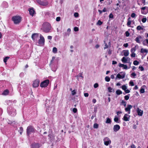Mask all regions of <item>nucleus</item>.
Returning a JSON list of instances; mask_svg holds the SVG:
<instances>
[{"label":"nucleus","instance_id":"obj_1","mask_svg":"<svg viewBox=\"0 0 148 148\" xmlns=\"http://www.w3.org/2000/svg\"><path fill=\"white\" fill-rule=\"evenodd\" d=\"M55 57L53 56L52 58V59L50 62V66L51 68V69L52 71L55 72L57 69V66L56 64V66L54 65L55 63L57 64L58 62V60H55Z\"/></svg>","mask_w":148,"mask_h":148},{"label":"nucleus","instance_id":"obj_2","mask_svg":"<svg viewBox=\"0 0 148 148\" xmlns=\"http://www.w3.org/2000/svg\"><path fill=\"white\" fill-rule=\"evenodd\" d=\"M7 111L8 114L11 116H14L16 114V110L11 105L7 108Z\"/></svg>","mask_w":148,"mask_h":148},{"label":"nucleus","instance_id":"obj_3","mask_svg":"<svg viewBox=\"0 0 148 148\" xmlns=\"http://www.w3.org/2000/svg\"><path fill=\"white\" fill-rule=\"evenodd\" d=\"M51 28V25L48 22H46L44 23L43 24V30L44 32L45 33L49 32Z\"/></svg>","mask_w":148,"mask_h":148},{"label":"nucleus","instance_id":"obj_4","mask_svg":"<svg viewBox=\"0 0 148 148\" xmlns=\"http://www.w3.org/2000/svg\"><path fill=\"white\" fill-rule=\"evenodd\" d=\"M12 20L15 24H19L21 21V17L20 16H13L12 18Z\"/></svg>","mask_w":148,"mask_h":148},{"label":"nucleus","instance_id":"obj_5","mask_svg":"<svg viewBox=\"0 0 148 148\" xmlns=\"http://www.w3.org/2000/svg\"><path fill=\"white\" fill-rule=\"evenodd\" d=\"M36 131L34 127L32 126H28L27 129V133L28 136H29L31 133H34Z\"/></svg>","mask_w":148,"mask_h":148},{"label":"nucleus","instance_id":"obj_6","mask_svg":"<svg viewBox=\"0 0 148 148\" xmlns=\"http://www.w3.org/2000/svg\"><path fill=\"white\" fill-rule=\"evenodd\" d=\"M36 1L39 4L43 6H46L48 4V1L45 0H36Z\"/></svg>","mask_w":148,"mask_h":148},{"label":"nucleus","instance_id":"obj_7","mask_svg":"<svg viewBox=\"0 0 148 148\" xmlns=\"http://www.w3.org/2000/svg\"><path fill=\"white\" fill-rule=\"evenodd\" d=\"M49 82V79H47L45 80L41 83L40 86L42 88L46 87L48 85Z\"/></svg>","mask_w":148,"mask_h":148},{"label":"nucleus","instance_id":"obj_8","mask_svg":"<svg viewBox=\"0 0 148 148\" xmlns=\"http://www.w3.org/2000/svg\"><path fill=\"white\" fill-rule=\"evenodd\" d=\"M125 73L123 72H120L117 75L115 79H123L125 77Z\"/></svg>","mask_w":148,"mask_h":148},{"label":"nucleus","instance_id":"obj_9","mask_svg":"<svg viewBox=\"0 0 148 148\" xmlns=\"http://www.w3.org/2000/svg\"><path fill=\"white\" fill-rule=\"evenodd\" d=\"M40 39L38 40V43L40 45H43L45 44L44 38L41 34H40Z\"/></svg>","mask_w":148,"mask_h":148},{"label":"nucleus","instance_id":"obj_10","mask_svg":"<svg viewBox=\"0 0 148 148\" xmlns=\"http://www.w3.org/2000/svg\"><path fill=\"white\" fill-rule=\"evenodd\" d=\"M38 33H34L32 35V38L34 42H37L39 39Z\"/></svg>","mask_w":148,"mask_h":148},{"label":"nucleus","instance_id":"obj_11","mask_svg":"<svg viewBox=\"0 0 148 148\" xmlns=\"http://www.w3.org/2000/svg\"><path fill=\"white\" fill-rule=\"evenodd\" d=\"M42 146L41 143H34L32 144L31 147L32 148H40Z\"/></svg>","mask_w":148,"mask_h":148},{"label":"nucleus","instance_id":"obj_12","mask_svg":"<svg viewBox=\"0 0 148 148\" xmlns=\"http://www.w3.org/2000/svg\"><path fill=\"white\" fill-rule=\"evenodd\" d=\"M141 13L146 14L148 12V7L145 6L141 8Z\"/></svg>","mask_w":148,"mask_h":148},{"label":"nucleus","instance_id":"obj_13","mask_svg":"<svg viewBox=\"0 0 148 148\" xmlns=\"http://www.w3.org/2000/svg\"><path fill=\"white\" fill-rule=\"evenodd\" d=\"M104 145L106 146L108 145L111 143V140L108 137L105 138L103 139Z\"/></svg>","mask_w":148,"mask_h":148},{"label":"nucleus","instance_id":"obj_14","mask_svg":"<svg viewBox=\"0 0 148 148\" xmlns=\"http://www.w3.org/2000/svg\"><path fill=\"white\" fill-rule=\"evenodd\" d=\"M132 105L130 104H128L127 107L125 108V110L126 112H127L128 114H130V109L132 108Z\"/></svg>","mask_w":148,"mask_h":148},{"label":"nucleus","instance_id":"obj_15","mask_svg":"<svg viewBox=\"0 0 148 148\" xmlns=\"http://www.w3.org/2000/svg\"><path fill=\"white\" fill-rule=\"evenodd\" d=\"M40 81L39 79H36L35 80L33 83V86L34 88L38 87L39 85Z\"/></svg>","mask_w":148,"mask_h":148},{"label":"nucleus","instance_id":"obj_16","mask_svg":"<svg viewBox=\"0 0 148 148\" xmlns=\"http://www.w3.org/2000/svg\"><path fill=\"white\" fill-rule=\"evenodd\" d=\"M130 116L127 114H125L123 119L126 121H128L130 120Z\"/></svg>","mask_w":148,"mask_h":148},{"label":"nucleus","instance_id":"obj_17","mask_svg":"<svg viewBox=\"0 0 148 148\" xmlns=\"http://www.w3.org/2000/svg\"><path fill=\"white\" fill-rule=\"evenodd\" d=\"M120 128V126L117 124L115 125L114 126L113 130L114 132H116L119 131Z\"/></svg>","mask_w":148,"mask_h":148},{"label":"nucleus","instance_id":"obj_18","mask_svg":"<svg viewBox=\"0 0 148 148\" xmlns=\"http://www.w3.org/2000/svg\"><path fill=\"white\" fill-rule=\"evenodd\" d=\"M136 112L138 115L139 116H142L143 113V111L139 109L138 108H137Z\"/></svg>","mask_w":148,"mask_h":148},{"label":"nucleus","instance_id":"obj_19","mask_svg":"<svg viewBox=\"0 0 148 148\" xmlns=\"http://www.w3.org/2000/svg\"><path fill=\"white\" fill-rule=\"evenodd\" d=\"M30 14L32 16H33L35 13V11L33 8H31L29 10Z\"/></svg>","mask_w":148,"mask_h":148},{"label":"nucleus","instance_id":"obj_20","mask_svg":"<svg viewBox=\"0 0 148 148\" xmlns=\"http://www.w3.org/2000/svg\"><path fill=\"white\" fill-rule=\"evenodd\" d=\"M1 6L3 7V8H7L8 5V4L7 2L6 1H3L2 3L1 4Z\"/></svg>","mask_w":148,"mask_h":148},{"label":"nucleus","instance_id":"obj_21","mask_svg":"<svg viewBox=\"0 0 148 148\" xmlns=\"http://www.w3.org/2000/svg\"><path fill=\"white\" fill-rule=\"evenodd\" d=\"M114 122H116V123H119L121 122L120 120L119 119L117 116L116 115L115 116L114 119Z\"/></svg>","mask_w":148,"mask_h":148},{"label":"nucleus","instance_id":"obj_22","mask_svg":"<svg viewBox=\"0 0 148 148\" xmlns=\"http://www.w3.org/2000/svg\"><path fill=\"white\" fill-rule=\"evenodd\" d=\"M137 3H143V5H145V0H138L137 1Z\"/></svg>","mask_w":148,"mask_h":148},{"label":"nucleus","instance_id":"obj_23","mask_svg":"<svg viewBox=\"0 0 148 148\" xmlns=\"http://www.w3.org/2000/svg\"><path fill=\"white\" fill-rule=\"evenodd\" d=\"M142 37L140 36H138L135 39V40L136 42L138 43H140V39H141Z\"/></svg>","mask_w":148,"mask_h":148},{"label":"nucleus","instance_id":"obj_24","mask_svg":"<svg viewBox=\"0 0 148 148\" xmlns=\"http://www.w3.org/2000/svg\"><path fill=\"white\" fill-rule=\"evenodd\" d=\"M123 51L124 52L123 54L125 56H127L129 55V52L128 50H124Z\"/></svg>","mask_w":148,"mask_h":148},{"label":"nucleus","instance_id":"obj_25","mask_svg":"<svg viewBox=\"0 0 148 148\" xmlns=\"http://www.w3.org/2000/svg\"><path fill=\"white\" fill-rule=\"evenodd\" d=\"M111 123V119L109 117H107L106 118V123Z\"/></svg>","mask_w":148,"mask_h":148},{"label":"nucleus","instance_id":"obj_26","mask_svg":"<svg viewBox=\"0 0 148 148\" xmlns=\"http://www.w3.org/2000/svg\"><path fill=\"white\" fill-rule=\"evenodd\" d=\"M127 58L125 57H123L122 59L121 60L123 63H127Z\"/></svg>","mask_w":148,"mask_h":148},{"label":"nucleus","instance_id":"obj_27","mask_svg":"<svg viewBox=\"0 0 148 148\" xmlns=\"http://www.w3.org/2000/svg\"><path fill=\"white\" fill-rule=\"evenodd\" d=\"M116 94L118 95H119L122 93V92L119 89L117 90L116 91Z\"/></svg>","mask_w":148,"mask_h":148},{"label":"nucleus","instance_id":"obj_28","mask_svg":"<svg viewBox=\"0 0 148 148\" xmlns=\"http://www.w3.org/2000/svg\"><path fill=\"white\" fill-rule=\"evenodd\" d=\"M45 16H50V12L48 11L44 12H43Z\"/></svg>","mask_w":148,"mask_h":148},{"label":"nucleus","instance_id":"obj_29","mask_svg":"<svg viewBox=\"0 0 148 148\" xmlns=\"http://www.w3.org/2000/svg\"><path fill=\"white\" fill-rule=\"evenodd\" d=\"M140 52L141 53H144V52L147 53L148 52V50L146 49L142 48L140 50Z\"/></svg>","mask_w":148,"mask_h":148},{"label":"nucleus","instance_id":"obj_30","mask_svg":"<svg viewBox=\"0 0 148 148\" xmlns=\"http://www.w3.org/2000/svg\"><path fill=\"white\" fill-rule=\"evenodd\" d=\"M130 94H128L127 95H125L124 96L125 99L126 100H128L130 97Z\"/></svg>","mask_w":148,"mask_h":148},{"label":"nucleus","instance_id":"obj_31","mask_svg":"<svg viewBox=\"0 0 148 148\" xmlns=\"http://www.w3.org/2000/svg\"><path fill=\"white\" fill-rule=\"evenodd\" d=\"M108 91L109 92H112V90H113V92H114V90L113 89V88H112L111 87H109L108 88Z\"/></svg>","mask_w":148,"mask_h":148},{"label":"nucleus","instance_id":"obj_32","mask_svg":"<svg viewBox=\"0 0 148 148\" xmlns=\"http://www.w3.org/2000/svg\"><path fill=\"white\" fill-rule=\"evenodd\" d=\"M9 93V90H5L3 91V95H6L8 94Z\"/></svg>","mask_w":148,"mask_h":148},{"label":"nucleus","instance_id":"obj_33","mask_svg":"<svg viewBox=\"0 0 148 148\" xmlns=\"http://www.w3.org/2000/svg\"><path fill=\"white\" fill-rule=\"evenodd\" d=\"M58 50L57 48L56 47H54L53 49V52L54 53H56L57 52Z\"/></svg>","mask_w":148,"mask_h":148},{"label":"nucleus","instance_id":"obj_34","mask_svg":"<svg viewBox=\"0 0 148 148\" xmlns=\"http://www.w3.org/2000/svg\"><path fill=\"white\" fill-rule=\"evenodd\" d=\"M10 58V57L8 56H7L5 57L3 60V61L5 63H6L7 62V61L8 59H9Z\"/></svg>","mask_w":148,"mask_h":148},{"label":"nucleus","instance_id":"obj_35","mask_svg":"<svg viewBox=\"0 0 148 148\" xmlns=\"http://www.w3.org/2000/svg\"><path fill=\"white\" fill-rule=\"evenodd\" d=\"M105 80L107 82H109L110 80V78L108 76H106L105 77Z\"/></svg>","mask_w":148,"mask_h":148},{"label":"nucleus","instance_id":"obj_36","mask_svg":"<svg viewBox=\"0 0 148 148\" xmlns=\"http://www.w3.org/2000/svg\"><path fill=\"white\" fill-rule=\"evenodd\" d=\"M121 88L123 90H124L125 91L126 89H127V88L126 86H125V85H124L121 86Z\"/></svg>","mask_w":148,"mask_h":148},{"label":"nucleus","instance_id":"obj_37","mask_svg":"<svg viewBox=\"0 0 148 148\" xmlns=\"http://www.w3.org/2000/svg\"><path fill=\"white\" fill-rule=\"evenodd\" d=\"M136 29L138 30H143V28L140 25H139L137 26L136 27Z\"/></svg>","mask_w":148,"mask_h":148},{"label":"nucleus","instance_id":"obj_38","mask_svg":"<svg viewBox=\"0 0 148 148\" xmlns=\"http://www.w3.org/2000/svg\"><path fill=\"white\" fill-rule=\"evenodd\" d=\"M121 103L125 107H126V103L125 101L123 100L121 102Z\"/></svg>","mask_w":148,"mask_h":148},{"label":"nucleus","instance_id":"obj_39","mask_svg":"<svg viewBox=\"0 0 148 148\" xmlns=\"http://www.w3.org/2000/svg\"><path fill=\"white\" fill-rule=\"evenodd\" d=\"M99 125L97 123H95L93 125V127L94 128L97 129Z\"/></svg>","mask_w":148,"mask_h":148},{"label":"nucleus","instance_id":"obj_40","mask_svg":"<svg viewBox=\"0 0 148 148\" xmlns=\"http://www.w3.org/2000/svg\"><path fill=\"white\" fill-rule=\"evenodd\" d=\"M136 50V46H135V47L132 48L131 49V53H134Z\"/></svg>","mask_w":148,"mask_h":148},{"label":"nucleus","instance_id":"obj_41","mask_svg":"<svg viewBox=\"0 0 148 148\" xmlns=\"http://www.w3.org/2000/svg\"><path fill=\"white\" fill-rule=\"evenodd\" d=\"M133 64L135 65H137L139 64V62L136 60L133 62Z\"/></svg>","mask_w":148,"mask_h":148},{"label":"nucleus","instance_id":"obj_42","mask_svg":"<svg viewBox=\"0 0 148 148\" xmlns=\"http://www.w3.org/2000/svg\"><path fill=\"white\" fill-rule=\"evenodd\" d=\"M136 75V73L134 72H133L131 74V77H133L134 78H135V77Z\"/></svg>","mask_w":148,"mask_h":148},{"label":"nucleus","instance_id":"obj_43","mask_svg":"<svg viewBox=\"0 0 148 148\" xmlns=\"http://www.w3.org/2000/svg\"><path fill=\"white\" fill-rule=\"evenodd\" d=\"M69 34L70 33L66 32L64 33L63 35L64 37H67L69 36Z\"/></svg>","mask_w":148,"mask_h":148},{"label":"nucleus","instance_id":"obj_44","mask_svg":"<svg viewBox=\"0 0 148 148\" xmlns=\"http://www.w3.org/2000/svg\"><path fill=\"white\" fill-rule=\"evenodd\" d=\"M102 23L103 22L100 20H99L97 23V24L99 25H101V24H102Z\"/></svg>","mask_w":148,"mask_h":148},{"label":"nucleus","instance_id":"obj_45","mask_svg":"<svg viewBox=\"0 0 148 148\" xmlns=\"http://www.w3.org/2000/svg\"><path fill=\"white\" fill-rule=\"evenodd\" d=\"M72 94L73 95H74L76 93V91L75 90H73L71 91Z\"/></svg>","mask_w":148,"mask_h":148},{"label":"nucleus","instance_id":"obj_46","mask_svg":"<svg viewBox=\"0 0 148 148\" xmlns=\"http://www.w3.org/2000/svg\"><path fill=\"white\" fill-rule=\"evenodd\" d=\"M125 35L126 37H129L130 36V34L128 31H127L125 32Z\"/></svg>","mask_w":148,"mask_h":148},{"label":"nucleus","instance_id":"obj_47","mask_svg":"<svg viewBox=\"0 0 148 148\" xmlns=\"http://www.w3.org/2000/svg\"><path fill=\"white\" fill-rule=\"evenodd\" d=\"M139 69H140V70L141 71H143L144 70V68L141 65L139 66Z\"/></svg>","mask_w":148,"mask_h":148},{"label":"nucleus","instance_id":"obj_48","mask_svg":"<svg viewBox=\"0 0 148 148\" xmlns=\"http://www.w3.org/2000/svg\"><path fill=\"white\" fill-rule=\"evenodd\" d=\"M140 93H143L145 92V89L143 88H141L140 90Z\"/></svg>","mask_w":148,"mask_h":148},{"label":"nucleus","instance_id":"obj_49","mask_svg":"<svg viewBox=\"0 0 148 148\" xmlns=\"http://www.w3.org/2000/svg\"><path fill=\"white\" fill-rule=\"evenodd\" d=\"M129 84L131 86H133L134 85V82L132 81H130L129 82Z\"/></svg>","mask_w":148,"mask_h":148},{"label":"nucleus","instance_id":"obj_50","mask_svg":"<svg viewBox=\"0 0 148 148\" xmlns=\"http://www.w3.org/2000/svg\"><path fill=\"white\" fill-rule=\"evenodd\" d=\"M130 55L132 57L134 58L135 57L136 54L134 53H132Z\"/></svg>","mask_w":148,"mask_h":148},{"label":"nucleus","instance_id":"obj_51","mask_svg":"<svg viewBox=\"0 0 148 148\" xmlns=\"http://www.w3.org/2000/svg\"><path fill=\"white\" fill-rule=\"evenodd\" d=\"M147 21V19L146 18H143L142 20V22L143 23H145Z\"/></svg>","mask_w":148,"mask_h":148},{"label":"nucleus","instance_id":"obj_52","mask_svg":"<svg viewBox=\"0 0 148 148\" xmlns=\"http://www.w3.org/2000/svg\"><path fill=\"white\" fill-rule=\"evenodd\" d=\"M74 30L75 32L78 31L79 30V28L77 27H75L74 28Z\"/></svg>","mask_w":148,"mask_h":148},{"label":"nucleus","instance_id":"obj_53","mask_svg":"<svg viewBox=\"0 0 148 148\" xmlns=\"http://www.w3.org/2000/svg\"><path fill=\"white\" fill-rule=\"evenodd\" d=\"M136 16V15L134 13H132L131 15V17L133 18H134Z\"/></svg>","mask_w":148,"mask_h":148},{"label":"nucleus","instance_id":"obj_54","mask_svg":"<svg viewBox=\"0 0 148 148\" xmlns=\"http://www.w3.org/2000/svg\"><path fill=\"white\" fill-rule=\"evenodd\" d=\"M74 16L75 17H77L79 16V14L77 12H75L74 14Z\"/></svg>","mask_w":148,"mask_h":148},{"label":"nucleus","instance_id":"obj_55","mask_svg":"<svg viewBox=\"0 0 148 148\" xmlns=\"http://www.w3.org/2000/svg\"><path fill=\"white\" fill-rule=\"evenodd\" d=\"M20 130L21 131V132H20V134H21L22 133L23 131V128L22 127H20Z\"/></svg>","mask_w":148,"mask_h":148},{"label":"nucleus","instance_id":"obj_56","mask_svg":"<svg viewBox=\"0 0 148 148\" xmlns=\"http://www.w3.org/2000/svg\"><path fill=\"white\" fill-rule=\"evenodd\" d=\"M24 75V74L22 72L19 75V76L20 77H23Z\"/></svg>","mask_w":148,"mask_h":148},{"label":"nucleus","instance_id":"obj_57","mask_svg":"<svg viewBox=\"0 0 148 148\" xmlns=\"http://www.w3.org/2000/svg\"><path fill=\"white\" fill-rule=\"evenodd\" d=\"M98 86H99L98 84L97 83H96L94 84V88H97V87H98Z\"/></svg>","mask_w":148,"mask_h":148},{"label":"nucleus","instance_id":"obj_58","mask_svg":"<svg viewBox=\"0 0 148 148\" xmlns=\"http://www.w3.org/2000/svg\"><path fill=\"white\" fill-rule=\"evenodd\" d=\"M73 111L74 113H76L77 112V109L76 108H74L73 109Z\"/></svg>","mask_w":148,"mask_h":148},{"label":"nucleus","instance_id":"obj_59","mask_svg":"<svg viewBox=\"0 0 148 148\" xmlns=\"http://www.w3.org/2000/svg\"><path fill=\"white\" fill-rule=\"evenodd\" d=\"M131 23V21L130 20H129L127 23V26H129L130 25Z\"/></svg>","mask_w":148,"mask_h":148},{"label":"nucleus","instance_id":"obj_60","mask_svg":"<svg viewBox=\"0 0 148 148\" xmlns=\"http://www.w3.org/2000/svg\"><path fill=\"white\" fill-rule=\"evenodd\" d=\"M60 17H57L56 18V21H60Z\"/></svg>","mask_w":148,"mask_h":148},{"label":"nucleus","instance_id":"obj_61","mask_svg":"<svg viewBox=\"0 0 148 148\" xmlns=\"http://www.w3.org/2000/svg\"><path fill=\"white\" fill-rule=\"evenodd\" d=\"M110 18H113V15L112 14V13H111L109 16Z\"/></svg>","mask_w":148,"mask_h":148},{"label":"nucleus","instance_id":"obj_62","mask_svg":"<svg viewBox=\"0 0 148 148\" xmlns=\"http://www.w3.org/2000/svg\"><path fill=\"white\" fill-rule=\"evenodd\" d=\"M125 93H129L130 92V90L128 89H126L125 91Z\"/></svg>","mask_w":148,"mask_h":148},{"label":"nucleus","instance_id":"obj_63","mask_svg":"<svg viewBox=\"0 0 148 148\" xmlns=\"http://www.w3.org/2000/svg\"><path fill=\"white\" fill-rule=\"evenodd\" d=\"M108 54L110 55L112 54V51L109 49L108 51Z\"/></svg>","mask_w":148,"mask_h":148},{"label":"nucleus","instance_id":"obj_64","mask_svg":"<svg viewBox=\"0 0 148 148\" xmlns=\"http://www.w3.org/2000/svg\"><path fill=\"white\" fill-rule=\"evenodd\" d=\"M131 147V148H136V147L135 145L133 144L132 145Z\"/></svg>","mask_w":148,"mask_h":148}]
</instances>
